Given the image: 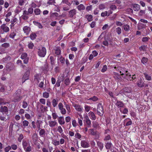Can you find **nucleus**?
<instances>
[{
	"mask_svg": "<svg viewBox=\"0 0 152 152\" xmlns=\"http://www.w3.org/2000/svg\"><path fill=\"white\" fill-rule=\"evenodd\" d=\"M37 53L38 55L40 57H44L46 53V50L45 48L42 47L41 48L38 50Z\"/></svg>",
	"mask_w": 152,
	"mask_h": 152,
	"instance_id": "f257e3e1",
	"label": "nucleus"
},
{
	"mask_svg": "<svg viewBox=\"0 0 152 152\" xmlns=\"http://www.w3.org/2000/svg\"><path fill=\"white\" fill-rule=\"evenodd\" d=\"M97 112L100 115H102L103 114V109L101 104H99L98 105Z\"/></svg>",
	"mask_w": 152,
	"mask_h": 152,
	"instance_id": "f03ea898",
	"label": "nucleus"
},
{
	"mask_svg": "<svg viewBox=\"0 0 152 152\" xmlns=\"http://www.w3.org/2000/svg\"><path fill=\"white\" fill-rule=\"evenodd\" d=\"M48 124L50 127L53 128L56 126H57L58 125V124L56 120H54L49 121H48Z\"/></svg>",
	"mask_w": 152,
	"mask_h": 152,
	"instance_id": "7ed1b4c3",
	"label": "nucleus"
},
{
	"mask_svg": "<svg viewBox=\"0 0 152 152\" xmlns=\"http://www.w3.org/2000/svg\"><path fill=\"white\" fill-rule=\"evenodd\" d=\"M59 109L60 110L61 113L63 115H64L66 113V109L63 107V104L60 102L58 105Z\"/></svg>",
	"mask_w": 152,
	"mask_h": 152,
	"instance_id": "20e7f679",
	"label": "nucleus"
},
{
	"mask_svg": "<svg viewBox=\"0 0 152 152\" xmlns=\"http://www.w3.org/2000/svg\"><path fill=\"white\" fill-rule=\"evenodd\" d=\"M29 72H26L23 76L22 78V81L23 83H24L25 80L29 79Z\"/></svg>",
	"mask_w": 152,
	"mask_h": 152,
	"instance_id": "39448f33",
	"label": "nucleus"
},
{
	"mask_svg": "<svg viewBox=\"0 0 152 152\" xmlns=\"http://www.w3.org/2000/svg\"><path fill=\"white\" fill-rule=\"evenodd\" d=\"M1 28L4 32L6 33L10 31V29L9 27L7 26L5 24H3L1 26Z\"/></svg>",
	"mask_w": 152,
	"mask_h": 152,
	"instance_id": "423d86ee",
	"label": "nucleus"
},
{
	"mask_svg": "<svg viewBox=\"0 0 152 152\" xmlns=\"http://www.w3.org/2000/svg\"><path fill=\"white\" fill-rule=\"evenodd\" d=\"M124 126H128L132 124V121L130 119L127 118L125 119L124 121Z\"/></svg>",
	"mask_w": 152,
	"mask_h": 152,
	"instance_id": "0eeeda50",
	"label": "nucleus"
},
{
	"mask_svg": "<svg viewBox=\"0 0 152 152\" xmlns=\"http://www.w3.org/2000/svg\"><path fill=\"white\" fill-rule=\"evenodd\" d=\"M81 145L82 147L84 148H87L89 147V144L85 140H82L81 142Z\"/></svg>",
	"mask_w": 152,
	"mask_h": 152,
	"instance_id": "6e6552de",
	"label": "nucleus"
},
{
	"mask_svg": "<svg viewBox=\"0 0 152 152\" xmlns=\"http://www.w3.org/2000/svg\"><path fill=\"white\" fill-rule=\"evenodd\" d=\"M17 20H18L16 18H15L11 20L10 22L11 24L10 25V28L11 29H12L14 28V26Z\"/></svg>",
	"mask_w": 152,
	"mask_h": 152,
	"instance_id": "1a4fd4ad",
	"label": "nucleus"
},
{
	"mask_svg": "<svg viewBox=\"0 0 152 152\" xmlns=\"http://www.w3.org/2000/svg\"><path fill=\"white\" fill-rule=\"evenodd\" d=\"M76 13V10L75 9L72 10L69 12V15L71 18H72Z\"/></svg>",
	"mask_w": 152,
	"mask_h": 152,
	"instance_id": "9d476101",
	"label": "nucleus"
},
{
	"mask_svg": "<svg viewBox=\"0 0 152 152\" xmlns=\"http://www.w3.org/2000/svg\"><path fill=\"white\" fill-rule=\"evenodd\" d=\"M58 123L61 125H64L65 123L64 119L63 116L58 117Z\"/></svg>",
	"mask_w": 152,
	"mask_h": 152,
	"instance_id": "9b49d317",
	"label": "nucleus"
},
{
	"mask_svg": "<svg viewBox=\"0 0 152 152\" xmlns=\"http://www.w3.org/2000/svg\"><path fill=\"white\" fill-rule=\"evenodd\" d=\"M73 106L75 109L78 112H81L83 110V107L80 105L77 104H75Z\"/></svg>",
	"mask_w": 152,
	"mask_h": 152,
	"instance_id": "f8f14e48",
	"label": "nucleus"
},
{
	"mask_svg": "<svg viewBox=\"0 0 152 152\" xmlns=\"http://www.w3.org/2000/svg\"><path fill=\"white\" fill-rule=\"evenodd\" d=\"M145 24H144L142 23H139L137 26V29L138 30H141L142 29L146 27Z\"/></svg>",
	"mask_w": 152,
	"mask_h": 152,
	"instance_id": "ddd939ff",
	"label": "nucleus"
},
{
	"mask_svg": "<svg viewBox=\"0 0 152 152\" xmlns=\"http://www.w3.org/2000/svg\"><path fill=\"white\" fill-rule=\"evenodd\" d=\"M122 91L124 92V94L127 95L126 94L128 93H131V91L130 88L128 87H125L123 89Z\"/></svg>",
	"mask_w": 152,
	"mask_h": 152,
	"instance_id": "4468645a",
	"label": "nucleus"
},
{
	"mask_svg": "<svg viewBox=\"0 0 152 152\" xmlns=\"http://www.w3.org/2000/svg\"><path fill=\"white\" fill-rule=\"evenodd\" d=\"M123 28L125 31V33L128 34L130 31V26L127 24L124 25L123 26Z\"/></svg>",
	"mask_w": 152,
	"mask_h": 152,
	"instance_id": "2eb2a0df",
	"label": "nucleus"
},
{
	"mask_svg": "<svg viewBox=\"0 0 152 152\" xmlns=\"http://www.w3.org/2000/svg\"><path fill=\"white\" fill-rule=\"evenodd\" d=\"M132 8L134 11H138L140 9V6L138 4H134L132 5Z\"/></svg>",
	"mask_w": 152,
	"mask_h": 152,
	"instance_id": "dca6fc26",
	"label": "nucleus"
},
{
	"mask_svg": "<svg viewBox=\"0 0 152 152\" xmlns=\"http://www.w3.org/2000/svg\"><path fill=\"white\" fill-rule=\"evenodd\" d=\"M115 105L118 107L120 108L123 107L124 104L122 102L118 101L115 103Z\"/></svg>",
	"mask_w": 152,
	"mask_h": 152,
	"instance_id": "f3484780",
	"label": "nucleus"
},
{
	"mask_svg": "<svg viewBox=\"0 0 152 152\" xmlns=\"http://www.w3.org/2000/svg\"><path fill=\"white\" fill-rule=\"evenodd\" d=\"M128 72V71L126 70V69L122 68L120 69V73L121 74V75H122L123 77H124V76Z\"/></svg>",
	"mask_w": 152,
	"mask_h": 152,
	"instance_id": "a211bd4d",
	"label": "nucleus"
},
{
	"mask_svg": "<svg viewBox=\"0 0 152 152\" xmlns=\"http://www.w3.org/2000/svg\"><path fill=\"white\" fill-rule=\"evenodd\" d=\"M88 115L91 119L93 120H95L96 119V116L94 113L91 111L88 113Z\"/></svg>",
	"mask_w": 152,
	"mask_h": 152,
	"instance_id": "6ab92c4d",
	"label": "nucleus"
},
{
	"mask_svg": "<svg viewBox=\"0 0 152 152\" xmlns=\"http://www.w3.org/2000/svg\"><path fill=\"white\" fill-rule=\"evenodd\" d=\"M23 30L24 33L27 35L28 34L30 30L29 27L27 26H25L23 27Z\"/></svg>",
	"mask_w": 152,
	"mask_h": 152,
	"instance_id": "aec40b11",
	"label": "nucleus"
},
{
	"mask_svg": "<svg viewBox=\"0 0 152 152\" xmlns=\"http://www.w3.org/2000/svg\"><path fill=\"white\" fill-rule=\"evenodd\" d=\"M35 123L36 127L38 129L37 131H39L40 129L41 124L42 123V121L40 120H37Z\"/></svg>",
	"mask_w": 152,
	"mask_h": 152,
	"instance_id": "412c9836",
	"label": "nucleus"
},
{
	"mask_svg": "<svg viewBox=\"0 0 152 152\" xmlns=\"http://www.w3.org/2000/svg\"><path fill=\"white\" fill-rule=\"evenodd\" d=\"M57 60L58 63L60 62L63 64H64L65 63V58L61 56L60 57L58 56Z\"/></svg>",
	"mask_w": 152,
	"mask_h": 152,
	"instance_id": "4be33fe9",
	"label": "nucleus"
},
{
	"mask_svg": "<svg viewBox=\"0 0 152 152\" xmlns=\"http://www.w3.org/2000/svg\"><path fill=\"white\" fill-rule=\"evenodd\" d=\"M128 80H132L131 76V75L127 72L124 76V77Z\"/></svg>",
	"mask_w": 152,
	"mask_h": 152,
	"instance_id": "5701e85b",
	"label": "nucleus"
},
{
	"mask_svg": "<svg viewBox=\"0 0 152 152\" xmlns=\"http://www.w3.org/2000/svg\"><path fill=\"white\" fill-rule=\"evenodd\" d=\"M40 76L39 74H36L34 75V80L35 83H38L40 80Z\"/></svg>",
	"mask_w": 152,
	"mask_h": 152,
	"instance_id": "b1692460",
	"label": "nucleus"
},
{
	"mask_svg": "<svg viewBox=\"0 0 152 152\" xmlns=\"http://www.w3.org/2000/svg\"><path fill=\"white\" fill-rule=\"evenodd\" d=\"M45 134V132L44 129H42L39 132V135L42 137H43Z\"/></svg>",
	"mask_w": 152,
	"mask_h": 152,
	"instance_id": "393cba45",
	"label": "nucleus"
},
{
	"mask_svg": "<svg viewBox=\"0 0 152 152\" xmlns=\"http://www.w3.org/2000/svg\"><path fill=\"white\" fill-rule=\"evenodd\" d=\"M61 4H66L69 6H70L72 4L71 3L69 2V0H62Z\"/></svg>",
	"mask_w": 152,
	"mask_h": 152,
	"instance_id": "a878e982",
	"label": "nucleus"
},
{
	"mask_svg": "<svg viewBox=\"0 0 152 152\" xmlns=\"http://www.w3.org/2000/svg\"><path fill=\"white\" fill-rule=\"evenodd\" d=\"M33 23L35 26H37L39 28L42 29L43 28V26L40 23L34 21Z\"/></svg>",
	"mask_w": 152,
	"mask_h": 152,
	"instance_id": "bb28decb",
	"label": "nucleus"
},
{
	"mask_svg": "<svg viewBox=\"0 0 152 152\" xmlns=\"http://www.w3.org/2000/svg\"><path fill=\"white\" fill-rule=\"evenodd\" d=\"M77 9L78 10L81 11L84 10L85 9V7L83 4H81L77 6Z\"/></svg>",
	"mask_w": 152,
	"mask_h": 152,
	"instance_id": "cd10ccee",
	"label": "nucleus"
},
{
	"mask_svg": "<svg viewBox=\"0 0 152 152\" xmlns=\"http://www.w3.org/2000/svg\"><path fill=\"white\" fill-rule=\"evenodd\" d=\"M92 125L94 128L96 129H99V126L98 123L95 121H94L92 122Z\"/></svg>",
	"mask_w": 152,
	"mask_h": 152,
	"instance_id": "c85d7f7f",
	"label": "nucleus"
},
{
	"mask_svg": "<svg viewBox=\"0 0 152 152\" xmlns=\"http://www.w3.org/2000/svg\"><path fill=\"white\" fill-rule=\"evenodd\" d=\"M58 103V100L57 99H53L52 101V104L53 107H55Z\"/></svg>",
	"mask_w": 152,
	"mask_h": 152,
	"instance_id": "c756f323",
	"label": "nucleus"
},
{
	"mask_svg": "<svg viewBox=\"0 0 152 152\" xmlns=\"http://www.w3.org/2000/svg\"><path fill=\"white\" fill-rule=\"evenodd\" d=\"M0 111L1 112H8V108L7 107L4 106V107L1 106V110Z\"/></svg>",
	"mask_w": 152,
	"mask_h": 152,
	"instance_id": "7c9ffc66",
	"label": "nucleus"
},
{
	"mask_svg": "<svg viewBox=\"0 0 152 152\" xmlns=\"http://www.w3.org/2000/svg\"><path fill=\"white\" fill-rule=\"evenodd\" d=\"M57 131L61 134V135H62V134H64L63 129L61 126H59L58 127Z\"/></svg>",
	"mask_w": 152,
	"mask_h": 152,
	"instance_id": "2f4dec72",
	"label": "nucleus"
},
{
	"mask_svg": "<svg viewBox=\"0 0 152 152\" xmlns=\"http://www.w3.org/2000/svg\"><path fill=\"white\" fill-rule=\"evenodd\" d=\"M142 63L144 65L148 61V59L147 58L143 57L141 60Z\"/></svg>",
	"mask_w": 152,
	"mask_h": 152,
	"instance_id": "473e14b6",
	"label": "nucleus"
},
{
	"mask_svg": "<svg viewBox=\"0 0 152 152\" xmlns=\"http://www.w3.org/2000/svg\"><path fill=\"white\" fill-rule=\"evenodd\" d=\"M16 35V33L14 31L11 32L9 35V37L12 39H14L15 36Z\"/></svg>",
	"mask_w": 152,
	"mask_h": 152,
	"instance_id": "72a5a7b5",
	"label": "nucleus"
},
{
	"mask_svg": "<svg viewBox=\"0 0 152 152\" xmlns=\"http://www.w3.org/2000/svg\"><path fill=\"white\" fill-rule=\"evenodd\" d=\"M147 48L146 45H142L139 48V49L140 51H145L146 49Z\"/></svg>",
	"mask_w": 152,
	"mask_h": 152,
	"instance_id": "f704fd0d",
	"label": "nucleus"
},
{
	"mask_svg": "<svg viewBox=\"0 0 152 152\" xmlns=\"http://www.w3.org/2000/svg\"><path fill=\"white\" fill-rule=\"evenodd\" d=\"M86 18L88 21H91L93 20L92 16L91 15H88L86 16Z\"/></svg>",
	"mask_w": 152,
	"mask_h": 152,
	"instance_id": "c9c22d12",
	"label": "nucleus"
},
{
	"mask_svg": "<svg viewBox=\"0 0 152 152\" xmlns=\"http://www.w3.org/2000/svg\"><path fill=\"white\" fill-rule=\"evenodd\" d=\"M29 145V144L26 141L23 140V147L24 148H26L27 146Z\"/></svg>",
	"mask_w": 152,
	"mask_h": 152,
	"instance_id": "e433bc0d",
	"label": "nucleus"
},
{
	"mask_svg": "<svg viewBox=\"0 0 152 152\" xmlns=\"http://www.w3.org/2000/svg\"><path fill=\"white\" fill-rule=\"evenodd\" d=\"M144 76L145 79L148 80H151V76L146 73L144 74Z\"/></svg>",
	"mask_w": 152,
	"mask_h": 152,
	"instance_id": "4c0bfd02",
	"label": "nucleus"
},
{
	"mask_svg": "<svg viewBox=\"0 0 152 152\" xmlns=\"http://www.w3.org/2000/svg\"><path fill=\"white\" fill-rule=\"evenodd\" d=\"M21 99V97L20 96H17L13 100V102H17L20 100Z\"/></svg>",
	"mask_w": 152,
	"mask_h": 152,
	"instance_id": "58836bf2",
	"label": "nucleus"
},
{
	"mask_svg": "<svg viewBox=\"0 0 152 152\" xmlns=\"http://www.w3.org/2000/svg\"><path fill=\"white\" fill-rule=\"evenodd\" d=\"M61 51L59 48H57L55 50V53L57 55H59L61 54Z\"/></svg>",
	"mask_w": 152,
	"mask_h": 152,
	"instance_id": "ea45409f",
	"label": "nucleus"
},
{
	"mask_svg": "<svg viewBox=\"0 0 152 152\" xmlns=\"http://www.w3.org/2000/svg\"><path fill=\"white\" fill-rule=\"evenodd\" d=\"M115 31L118 34L120 35L121 33L122 30L121 28L118 27L115 29Z\"/></svg>",
	"mask_w": 152,
	"mask_h": 152,
	"instance_id": "a19ab883",
	"label": "nucleus"
},
{
	"mask_svg": "<svg viewBox=\"0 0 152 152\" xmlns=\"http://www.w3.org/2000/svg\"><path fill=\"white\" fill-rule=\"evenodd\" d=\"M37 35L35 33H32L30 35V37L32 40H34L36 39Z\"/></svg>",
	"mask_w": 152,
	"mask_h": 152,
	"instance_id": "79ce46f5",
	"label": "nucleus"
},
{
	"mask_svg": "<svg viewBox=\"0 0 152 152\" xmlns=\"http://www.w3.org/2000/svg\"><path fill=\"white\" fill-rule=\"evenodd\" d=\"M24 150L26 152H29L31 151V146L28 145L26 148H24Z\"/></svg>",
	"mask_w": 152,
	"mask_h": 152,
	"instance_id": "37998d69",
	"label": "nucleus"
},
{
	"mask_svg": "<svg viewBox=\"0 0 152 152\" xmlns=\"http://www.w3.org/2000/svg\"><path fill=\"white\" fill-rule=\"evenodd\" d=\"M80 116L81 118L82 119H80L79 118H78V123L79 124V125L80 126H82L83 125V117L81 115H80Z\"/></svg>",
	"mask_w": 152,
	"mask_h": 152,
	"instance_id": "c03bdc74",
	"label": "nucleus"
},
{
	"mask_svg": "<svg viewBox=\"0 0 152 152\" xmlns=\"http://www.w3.org/2000/svg\"><path fill=\"white\" fill-rule=\"evenodd\" d=\"M10 46V44L8 43H4L2 44L1 45L2 47L5 48H9Z\"/></svg>",
	"mask_w": 152,
	"mask_h": 152,
	"instance_id": "a18cd8bd",
	"label": "nucleus"
},
{
	"mask_svg": "<svg viewBox=\"0 0 152 152\" xmlns=\"http://www.w3.org/2000/svg\"><path fill=\"white\" fill-rule=\"evenodd\" d=\"M97 143L99 149L101 150H102L103 147V144L102 143L98 141L97 142Z\"/></svg>",
	"mask_w": 152,
	"mask_h": 152,
	"instance_id": "49530a36",
	"label": "nucleus"
},
{
	"mask_svg": "<svg viewBox=\"0 0 152 152\" xmlns=\"http://www.w3.org/2000/svg\"><path fill=\"white\" fill-rule=\"evenodd\" d=\"M84 121L85 122L86 125L89 126L91 125V121L90 119L87 120H84Z\"/></svg>",
	"mask_w": 152,
	"mask_h": 152,
	"instance_id": "de8ad7c7",
	"label": "nucleus"
},
{
	"mask_svg": "<svg viewBox=\"0 0 152 152\" xmlns=\"http://www.w3.org/2000/svg\"><path fill=\"white\" fill-rule=\"evenodd\" d=\"M120 111L124 114H127L128 112V110L127 108H125L123 110L121 109H120Z\"/></svg>",
	"mask_w": 152,
	"mask_h": 152,
	"instance_id": "09e8293b",
	"label": "nucleus"
},
{
	"mask_svg": "<svg viewBox=\"0 0 152 152\" xmlns=\"http://www.w3.org/2000/svg\"><path fill=\"white\" fill-rule=\"evenodd\" d=\"M150 39V37H144L142 38V41L144 42H148Z\"/></svg>",
	"mask_w": 152,
	"mask_h": 152,
	"instance_id": "8fccbe9b",
	"label": "nucleus"
},
{
	"mask_svg": "<svg viewBox=\"0 0 152 152\" xmlns=\"http://www.w3.org/2000/svg\"><path fill=\"white\" fill-rule=\"evenodd\" d=\"M40 10L39 9L37 8L34 10V12L36 15H39L40 13Z\"/></svg>",
	"mask_w": 152,
	"mask_h": 152,
	"instance_id": "3c124183",
	"label": "nucleus"
},
{
	"mask_svg": "<svg viewBox=\"0 0 152 152\" xmlns=\"http://www.w3.org/2000/svg\"><path fill=\"white\" fill-rule=\"evenodd\" d=\"M98 99L97 97L94 96L93 97L89 98L88 100H91L94 102H96L98 100Z\"/></svg>",
	"mask_w": 152,
	"mask_h": 152,
	"instance_id": "603ef678",
	"label": "nucleus"
},
{
	"mask_svg": "<svg viewBox=\"0 0 152 152\" xmlns=\"http://www.w3.org/2000/svg\"><path fill=\"white\" fill-rule=\"evenodd\" d=\"M85 110L86 112H88L90 110L91 107L86 105L84 106Z\"/></svg>",
	"mask_w": 152,
	"mask_h": 152,
	"instance_id": "864d4df0",
	"label": "nucleus"
},
{
	"mask_svg": "<svg viewBox=\"0 0 152 152\" xmlns=\"http://www.w3.org/2000/svg\"><path fill=\"white\" fill-rule=\"evenodd\" d=\"M27 56V54L26 53H23L21 55V58L22 59L26 58Z\"/></svg>",
	"mask_w": 152,
	"mask_h": 152,
	"instance_id": "5fc2aeb1",
	"label": "nucleus"
},
{
	"mask_svg": "<svg viewBox=\"0 0 152 152\" xmlns=\"http://www.w3.org/2000/svg\"><path fill=\"white\" fill-rule=\"evenodd\" d=\"M23 126L24 127L27 126H28L29 123L28 122L27 120H24L23 122Z\"/></svg>",
	"mask_w": 152,
	"mask_h": 152,
	"instance_id": "6e6d98bb",
	"label": "nucleus"
},
{
	"mask_svg": "<svg viewBox=\"0 0 152 152\" xmlns=\"http://www.w3.org/2000/svg\"><path fill=\"white\" fill-rule=\"evenodd\" d=\"M65 107L68 113H69L71 112L70 106L68 104H65Z\"/></svg>",
	"mask_w": 152,
	"mask_h": 152,
	"instance_id": "4d7b16f0",
	"label": "nucleus"
},
{
	"mask_svg": "<svg viewBox=\"0 0 152 152\" xmlns=\"http://www.w3.org/2000/svg\"><path fill=\"white\" fill-rule=\"evenodd\" d=\"M28 104L25 101H23L22 103V107L23 108H26L28 106Z\"/></svg>",
	"mask_w": 152,
	"mask_h": 152,
	"instance_id": "13d9d810",
	"label": "nucleus"
},
{
	"mask_svg": "<svg viewBox=\"0 0 152 152\" xmlns=\"http://www.w3.org/2000/svg\"><path fill=\"white\" fill-rule=\"evenodd\" d=\"M89 132L91 134L93 135H95L96 134V132L94 131V129H90L89 130Z\"/></svg>",
	"mask_w": 152,
	"mask_h": 152,
	"instance_id": "bf43d9fd",
	"label": "nucleus"
},
{
	"mask_svg": "<svg viewBox=\"0 0 152 152\" xmlns=\"http://www.w3.org/2000/svg\"><path fill=\"white\" fill-rule=\"evenodd\" d=\"M32 138L33 140H37V135L36 133H34L33 134Z\"/></svg>",
	"mask_w": 152,
	"mask_h": 152,
	"instance_id": "052dcab7",
	"label": "nucleus"
},
{
	"mask_svg": "<svg viewBox=\"0 0 152 152\" xmlns=\"http://www.w3.org/2000/svg\"><path fill=\"white\" fill-rule=\"evenodd\" d=\"M145 13V11L144 10H140L138 13V15L140 16H141Z\"/></svg>",
	"mask_w": 152,
	"mask_h": 152,
	"instance_id": "680f3d73",
	"label": "nucleus"
},
{
	"mask_svg": "<svg viewBox=\"0 0 152 152\" xmlns=\"http://www.w3.org/2000/svg\"><path fill=\"white\" fill-rule=\"evenodd\" d=\"M107 66L106 65H104L102 69H101V72H105L107 69Z\"/></svg>",
	"mask_w": 152,
	"mask_h": 152,
	"instance_id": "e2e57ef3",
	"label": "nucleus"
},
{
	"mask_svg": "<svg viewBox=\"0 0 152 152\" xmlns=\"http://www.w3.org/2000/svg\"><path fill=\"white\" fill-rule=\"evenodd\" d=\"M43 96L44 98H48L49 97V94L46 92H45L43 94Z\"/></svg>",
	"mask_w": 152,
	"mask_h": 152,
	"instance_id": "0e129e2a",
	"label": "nucleus"
},
{
	"mask_svg": "<svg viewBox=\"0 0 152 152\" xmlns=\"http://www.w3.org/2000/svg\"><path fill=\"white\" fill-rule=\"evenodd\" d=\"M52 115L53 119L55 120L56 119L57 117H58V116L57 114L55 113H53L52 114Z\"/></svg>",
	"mask_w": 152,
	"mask_h": 152,
	"instance_id": "69168bd1",
	"label": "nucleus"
},
{
	"mask_svg": "<svg viewBox=\"0 0 152 152\" xmlns=\"http://www.w3.org/2000/svg\"><path fill=\"white\" fill-rule=\"evenodd\" d=\"M11 149V146L10 145L4 148V151L5 152H8Z\"/></svg>",
	"mask_w": 152,
	"mask_h": 152,
	"instance_id": "338daca9",
	"label": "nucleus"
},
{
	"mask_svg": "<svg viewBox=\"0 0 152 152\" xmlns=\"http://www.w3.org/2000/svg\"><path fill=\"white\" fill-rule=\"evenodd\" d=\"M69 6H64L63 7V9L64 11H68L69 10L70 8L69 7Z\"/></svg>",
	"mask_w": 152,
	"mask_h": 152,
	"instance_id": "774afa93",
	"label": "nucleus"
}]
</instances>
